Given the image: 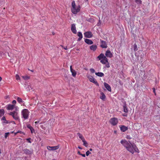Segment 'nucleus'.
<instances>
[{
  "label": "nucleus",
  "mask_w": 160,
  "mask_h": 160,
  "mask_svg": "<svg viewBox=\"0 0 160 160\" xmlns=\"http://www.w3.org/2000/svg\"><path fill=\"white\" fill-rule=\"evenodd\" d=\"M72 7L71 12L73 14H76L80 11L81 7L80 5L77 6L74 1L72 2Z\"/></svg>",
  "instance_id": "f257e3e1"
},
{
  "label": "nucleus",
  "mask_w": 160,
  "mask_h": 160,
  "mask_svg": "<svg viewBox=\"0 0 160 160\" xmlns=\"http://www.w3.org/2000/svg\"><path fill=\"white\" fill-rule=\"evenodd\" d=\"M126 149L132 154L134 153V151L135 152H139V150L136 146L132 144H131Z\"/></svg>",
  "instance_id": "f03ea898"
},
{
  "label": "nucleus",
  "mask_w": 160,
  "mask_h": 160,
  "mask_svg": "<svg viewBox=\"0 0 160 160\" xmlns=\"http://www.w3.org/2000/svg\"><path fill=\"white\" fill-rule=\"evenodd\" d=\"M99 60H101L100 62L102 64H105L108 62V59L103 53H101L98 57Z\"/></svg>",
  "instance_id": "7ed1b4c3"
},
{
  "label": "nucleus",
  "mask_w": 160,
  "mask_h": 160,
  "mask_svg": "<svg viewBox=\"0 0 160 160\" xmlns=\"http://www.w3.org/2000/svg\"><path fill=\"white\" fill-rule=\"evenodd\" d=\"M30 112L28 110L26 109H23L21 111L22 118L24 119H27L28 118Z\"/></svg>",
  "instance_id": "20e7f679"
},
{
  "label": "nucleus",
  "mask_w": 160,
  "mask_h": 160,
  "mask_svg": "<svg viewBox=\"0 0 160 160\" xmlns=\"http://www.w3.org/2000/svg\"><path fill=\"white\" fill-rule=\"evenodd\" d=\"M87 77L89 79L90 81L94 83L97 86H99V84L98 82L94 78V77L92 76L88 75H87Z\"/></svg>",
  "instance_id": "39448f33"
},
{
  "label": "nucleus",
  "mask_w": 160,
  "mask_h": 160,
  "mask_svg": "<svg viewBox=\"0 0 160 160\" xmlns=\"http://www.w3.org/2000/svg\"><path fill=\"white\" fill-rule=\"evenodd\" d=\"M9 114L12 116L13 118L15 120H18L19 119V117L18 116V112L15 111L11 112Z\"/></svg>",
  "instance_id": "423d86ee"
},
{
  "label": "nucleus",
  "mask_w": 160,
  "mask_h": 160,
  "mask_svg": "<svg viewBox=\"0 0 160 160\" xmlns=\"http://www.w3.org/2000/svg\"><path fill=\"white\" fill-rule=\"evenodd\" d=\"M109 122L112 125L115 126L118 124V121L116 118H113L110 119Z\"/></svg>",
  "instance_id": "0eeeda50"
},
{
  "label": "nucleus",
  "mask_w": 160,
  "mask_h": 160,
  "mask_svg": "<svg viewBox=\"0 0 160 160\" xmlns=\"http://www.w3.org/2000/svg\"><path fill=\"white\" fill-rule=\"evenodd\" d=\"M101 45L100 47L102 48H106L107 45L105 41L100 40Z\"/></svg>",
  "instance_id": "6e6552de"
},
{
  "label": "nucleus",
  "mask_w": 160,
  "mask_h": 160,
  "mask_svg": "<svg viewBox=\"0 0 160 160\" xmlns=\"http://www.w3.org/2000/svg\"><path fill=\"white\" fill-rule=\"evenodd\" d=\"M59 148L58 146H55L51 147L49 146H48L47 147V149L49 150H54L58 149Z\"/></svg>",
  "instance_id": "1a4fd4ad"
},
{
  "label": "nucleus",
  "mask_w": 160,
  "mask_h": 160,
  "mask_svg": "<svg viewBox=\"0 0 160 160\" xmlns=\"http://www.w3.org/2000/svg\"><path fill=\"white\" fill-rule=\"evenodd\" d=\"M85 37L87 38H91L92 37V34L90 32H86L84 33Z\"/></svg>",
  "instance_id": "9d476101"
},
{
  "label": "nucleus",
  "mask_w": 160,
  "mask_h": 160,
  "mask_svg": "<svg viewBox=\"0 0 160 160\" xmlns=\"http://www.w3.org/2000/svg\"><path fill=\"white\" fill-rule=\"evenodd\" d=\"M105 56L106 57L111 58L113 56L112 53L111 52V51L109 50H107L105 53Z\"/></svg>",
  "instance_id": "9b49d317"
},
{
  "label": "nucleus",
  "mask_w": 160,
  "mask_h": 160,
  "mask_svg": "<svg viewBox=\"0 0 160 160\" xmlns=\"http://www.w3.org/2000/svg\"><path fill=\"white\" fill-rule=\"evenodd\" d=\"M72 66L71 65L70 66V71L72 73V76L74 77H75L76 76L77 73L74 70L72 69Z\"/></svg>",
  "instance_id": "f8f14e48"
},
{
  "label": "nucleus",
  "mask_w": 160,
  "mask_h": 160,
  "mask_svg": "<svg viewBox=\"0 0 160 160\" xmlns=\"http://www.w3.org/2000/svg\"><path fill=\"white\" fill-rule=\"evenodd\" d=\"M15 107V105L9 104L7 105V109L8 110H12Z\"/></svg>",
  "instance_id": "ddd939ff"
},
{
  "label": "nucleus",
  "mask_w": 160,
  "mask_h": 160,
  "mask_svg": "<svg viewBox=\"0 0 160 160\" xmlns=\"http://www.w3.org/2000/svg\"><path fill=\"white\" fill-rule=\"evenodd\" d=\"M75 25L74 24H72L71 26V30L72 32L76 34L77 32V31L76 29Z\"/></svg>",
  "instance_id": "4468645a"
},
{
  "label": "nucleus",
  "mask_w": 160,
  "mask_h": 160,
  "mask_svg": "<svg viewBox=\"0 0 160 160\" xmlns=\"http://www.w3.org/2000/svg\"><path fill=\"white\" fill-rule=\"evenodd\" d=\"M120 130L122 132H124L127 131L128 128L127 127H126L124 125L121 126L120 127Z\"/></svg>",
  "instance_id": "2eb2a0df"
},
{
  "label": "nucleus",
  "mask_w": 160,
  "mask_h": 160,
  "mask_svg": "<svg viewBox=\"0 0 160 160\" xmlns=\"http://www.w3.org/2000/svg\"><path fill=\"white\" fill-rule=\"evenodd\" d=\"M105 87L107 88V89L109 91H111V88L110 86L107 83L104 82V83Z\"/></svg>",
  "instance_id": "dca6fc26"
},
{
  "label": "nucleus",
  "mask_w": 160,
  "mask_h": 160,
  "mask_svg": "<svg viewBox=\"0 0 160 160\" xmlns=\"http://www.w3.org/2000/svg\"><path fill=\"white\" fill-rule=\"evenodd\" d=\"M85 42L89 45H91L93 43L92 40L88 39H85Z\"/></svg>",
  "instance_id": "f3484780"
},
{
  "label": "nucleus",
  "mask_w": 160,
  "mask_h": 160,
  "mask_svg": "<svg viewBox=\"0 0 160 160\" xmlns=\"http://www.w3.org/2000/svg\"><path fill=\"white\" fill-rule=\"evenodd\" d=\"M97 48V46L96 45H92L90 47V48L91 50L93 51H95L96 50Z\"/></svg>",
  "instance_id": "a211bd4d"
},
{
  "label": "nucleus",
  "mask_w": 160,
  "mask_h": 160,
  "mask_svg": "<svg viewBox=\"0 0 160 160\" xmlns=\"http://www.w3.org/2000/svg\"><path fill=\"white\" fill-rule=\"evenodd\" d=\"M78 36L79 37V38L78 39V41H80L82 38V33L81 32H78Z\"/></svg>",
  "instance_id": "6ab92c4d"
},
{
  "label": "nucleus",
  "mask_w": 160,
  "mask_h": 160,
  "mask_svg": "<svg viewBox=\"0 0 160 160\" xmlns=\"http://www.w3.org/2000/svg\"><path fill=\"white\" fill-rule=\"evenodd\" d=\"M27 126L28 128H29L30 129L31 133H33V132L34 131L33 128L31 126L30 124L27 125Z\"/></svg>",
  "instance_id": "aec40b11"
},
{
  "label": "nucleus",
  "mask_w": 160,
  "mask_h": 160,
  "mask_svg": "<svg viewBox=\"0 0 160 160\" xmlns=\"http://www.w3.org/2000/svg\"><path fill=\"white\" fill-rule=\"evenodd\" d=\"M95 74L100 77H102L104 76V73L102 72H96Z\"/></svg>",
  "instance_id": "412c9836"
},
{
  "label": "nucleus",
  "mask_w": 160,
  "mask_h": 160,
  "mask_svg": "<svg viewBox=\"0 0 160 160\" xmlns=\"http://www.w3.org/2000/svg\"><path fill=\"white\" fill-rule=\"evenodd\" d=\"M15 98L17 99L18 102L20 104H22V103L23 102V101H22V99L20 97H17V98Z\"/></svg>",
  "instance_id": "4be33fe9"
},
{
  "label": "nucleus",
  "mask_w": 160,
  "mask_h": 160,
  "mask_svg": "<svg viewBox=\"0 0 160 160\" xmlns=\"http://www.w3.org/2000/svg\"><path fill=\"white\" fill-rule=\"evenodd\" d=\"M24 153L26 154H30L31 153V152L27 149H25L23 150Z\"/></svg>",
  "instance_id": "5701e85b"
},
{
  "label": "nucleus",
  "mask_w": 160,
  "mask_h": 160,
  "mask_svg": "<svg viewBox=\"0 0 160 160\" xmlns=\"http://www.w3.org/2000/svg\"><path fill=\"white\" fill-rule=\"evenodd\" d=\"M101 96L100 97V98L102 100H104L106 98V96L104 93L102 92L101 93Z\"/></svg>",
  "instance_id": "b1692460"
},
{
  "label": "nucleus",
  "mask_w": 160,
  "mask_h": 160,
  "mask_svg": "<svg viewBox=\"0 0 160 160\" xmlns=\"http://www.w3.org/2000/svg\"><path fill=\"white\" fill-rule=\"evenodd\" d=\"M131 143H129L127 141L125 142L124 146L127 149Z\"/></svg>",
  "instance_id": "393cba45"
},
{
  "label": "nucleus",
  "mask_w": 160,
  "mask_h": 160,
  "mask_svg": "<svg viewBox=\"0 0 160 160\" xmlns=\"http://www.w3.org/2000/svg\"><path fill=\"white\" fill-rule=\"evenodd\" d=\"M4 113V109H0V117H1L3 116Z\"/></svg>",
  "instance_id": "a878e982"
},
{
  "label": "nucleus",
  "mask_w": 160,
  "mask_h": 160,
  "mask_svg": "<svg viewBox=\"0 0 160 160\" xmlns=\"http://www.w3.org/2000/svg\"><path fill=\"white\" fill-rule=\"evenodd\" d=\"M123 111L124 112L126 113L128 112V108L125 105L123 106Z\"/></svg>",
  "instance_id": "bb28decb"
},
{
  "label": "nucleus",
  "mask_w": 160,
  "mask_h": 160,
  "mask_svg": "<svg viewBox=\"0 0 160 160\" xmlns=\"http://www.w3.org/2000/svg\"><path fill=\"white\" fill-rule=\"evenodd\" d=\"M82 142H83V145L86 147H87L88 145V143L86 142V141L85 140V139H83L82 141Z\"/></svg>",
  "instance_id": "cd10ccee"
},
{
  "label": "nucleus",
  "mask_w": 160,
  "mask_h": 160,
  "mask_svg": "<svg viewBox=\"0 0 160 160\" xmlns=\"http://www.w3.org/2000/svg\"><path fill=\"white\" fill-rule=\"evenodd\" d=\"M22 78L25 80H27L29 79L30 78V77L27 76H22Z\"/></svg>",
  "instance_id": "c85d7f7f"
},
{
  "label": "nucleus",
  "mask_w": 160,
  "mask_h": 160,
  "mask_svg": "<svg viewBox=\"0 0 160 160\" xmlns=\"http://www.w3.org/2000/svg\"><path fill=\"white\" fill-rule=\"evenodd\" d=\"M78 137H79V138H80L82 140V141L83 139H85L82 134L80 133H78Z\"/></svg>",
  "instance_id": "c756f323"
},
{
  "label": "nucleus",
  "mask_w": 160,
  "mask_h": 160,
  "mask_svg": "<svg viewBox=\"0 0 160 160\" xmlns=\"http://www.w3.org/2000/svg\"><path fill=\"white\" fill-rule=\"evenodd\" d=\"M133 50L134 51H136L138 50L137 45L136 43H135L134 45Z\"/></svg>",
  "instance_id": "7c9ffc66"
},
{
  "label": "nucleus",
  "mask_w": 160,
  "mask_h": 160,
  "mask_svg": "<svg viewBox=\"0 0 160 160\" xmlns=\"http://www.w3.org/2000/svg\"><path fill=\"white\" fill-rule=\"evenodd\" d=\"M135 1L138 4H142V2L141 0H135Z\"/></svg>",
  "instance_id": "2f4dec72"
},
{
  "label": "nucleus",
  "mask_w": 160,
  "mask_h": 160,
  "mask_svg": "<svg viewBox=\"0 0 160 160\" xmlns=\"http://www.w3.org/2000/svg\"><path fill=\"white\" fill-rule=\"evenodd\" d=\"M126 141H127L126 140H122L120 141V143L124 146V145L125 144V142H126Z\"/></svg>",
  "instance_id": "473e14b6"
},
{
  "label": "nucleus",
  "mask_w": 160,
  "mask_h": 160,
  "mask_svg": "<svg viewBox=\"0 0 160 160\" xmlns=\"http://www.w3.org/2000/svg\"><path fill=\"white\" fill-rule=\"evenodd\" d=\"M16 79L17 80H19L20 79V78L19 77V76L18 74L16 75Z\"/></svg>",
  "instance_id": "72a5a7b5"
},
{
  "label": "nucleus",
  "mask_w": 160,
  "mask_h": 160,
  "mask_svg": "<svg viewBox=\"0 0 160 160\" xmlns=\"http://www.w3.org/2000/svg\"><path fill=\"white\" fill-rule=\"evenodd\" d=\"M91 153V152L89 151H88L86 152V155L87 156H88Z\"/></svg>",
  "instance_id": "f704fd0d"
},
{
  "label": "nucleus",
  "mask_w": 160,
  "mask_h": 160,
  "mask_svg": "<svg viewBox=\"0 0 160 160\" xmlns=\"http://www.w3.org/2000/svg\"><path fill=\"white\" fill-rule=\"evenodd\" d=\"M105 64H106V66L107 68H108L110 67L109 63L108 62H107V63Z\"/></svg>",
  "instance_id": "c9c22d12"
},
{
  "label": "nucleus",
  "mask_w": 160,
  "mask_h": 160,
  "mask_svg": "<svg viewBox=\"0 0 160 160\" xmlns=\"http://www.w3.org/2000/svg\"><path fill=\"white\" fill-rule=\"evenodd\" d=\"M90 71L92 73H93L95 72V70L93 68H91L90 69Z\"/></svg>",
  "instance_id": "e433bc0d"
},
{
  "label": "nucleus",
  "mask_w": 160,
  "mask_h": 160,
  "mask_svg": "<svg viewBox=\"0 0 160 160\" xmlns=\"http://www.w3.org/2000/svg\"><path fill=\"white\" fill-rule=\"evenodd\" d=\"M9 134V132L6 133H5V136H4L5 138H6Z\"/></svg>",
  "instance_id": "4c0bfd02"
},
{
  "label": "nucleus",
  "mask_w": 160,
  "mask_h": 160,
  "mask_svg": "<svg viewBox=\"0 0 160 160\" xmlns=\"http://www.w3.org/2000/svg\"><path fill=\"white\" fill-rule=\"evenodd\" d=\"M16 103V101L15 100H13L12 101V103L13 104V105H15V104Z\"/></svg>",
  "instance_id": "58836bf2"
},
{
  "label": "nucleus",
  "mask_w": 160,
  "mask_h": 160,
  "mask_svg": "<svg viewBox=\"0 0 160 160\" xmlns=\"http://www.w3.org/2000/svg\"><path fill=\"white\" fill-rule=\"evenodd\" d=\"M31 138H28L27 139V140L29 142H30V143H31V142L30 141V140H31Z\"/></svg>",
  "instance_id": "ea45409f"
},
{
  "label": "nucleus",
  "mask_w": 160,
  "mask_h": 160,
  "mask_svg": "<svg viewBox=\"0 0 160 160\" xmlns=\"http://www.w3.org/2000/svg\"><path fill=\"white\" fill-rule=\"evenodd\" d=\"M62 47L64 49H65V50H67L68 49V48H67V46H66V47H64L63 46H62Z\"/></svg>",
  "instance_id": "a19ab883"
},
{
  "label": "nucleus",
  "mask_w": 160,
  "mask_h": 160,
  "mask_svg": "<svg viewBox=\"0 0 160 160\" xmlns=\"http://www.w3.org/2000/svg\"><path fill=\"white\" fill-rule=\"evenodd\" d=\"M152 89H153V92L154 93L155 95H156V92H155V88H153Z\"/></svg>",
  "instance_id": "79ce46f5"
},
{
  "label": "nucleus",
  "mask_w": 160,
  "mask_h": 160,
  "mask_svg": "<svg viewBox=\"0 0 160 160\" xmlns=\"http://www.w3.org/2000/svg\"><path fill=\"white\" fill-rule=\"evenodd\" d=\"M126 138L127 139H131V138H130V136H127Z\"/></svg>",
  "instance_id": "37998d69"
},
{
  "label": "nucleus",
  "mask_w": 160,
  "mask_h": 160,
  "mask_svg": "<svg viewBox=\"0 0 160 160\" xmlns=\"http://www.w3.org/2000/svg\"><path fill=\"white\" fill-rule=\"evenodd\" d=\"M2 119L3 120H6V118L5 117L3 116L2 118Z\"/></svg>",
  "instance_id": "c03bdc74"
},
{
  "label": "nucleus",
  "mask_w": 160,
  "mask_h": 160,
  "mask_svg": "<svg viewBox=\"0 0 160 160\" xmlns=\"http://www.w3.org/2000/svg\"><path fill=\"white\" fill-rule=\"evenodd\" d=\"M80 155L82 156L83 157H85V154H80Z\"/></svg>",
  "instance_id": "a18cd8bd"
},
{
  "label": "nucleus",
  "mask_w": 160,
  "mask_h": 160,
  "mask_svg": "<svg viewBox=\"0 0 160 160\" xmlns=\"http://www.w3.org/2000/svg\"><path fill=\"white\" fill-rule=\"evenodd\" d=\"M78 154L80 155V154H82V153H80V152L79 151H78Z\"/></svg>",
  "instance_id": "49530a36"
},
{
  "label": "nucleus",
  "mask_w": 160,
  "mask_h": 160,
  "mask_svg": "<svg viewBox=\"0 0 160 160\" xmlns=\"http://www.w3.org/2000/svg\"><path fill=\"white\" fill-rule=\"evenodd\" d=\"M39 121H36V122H35V124H38V123H39Z\"/></svg>",
  "instance_id": "de8ad7c7"
},
{
  "label": "nucleus",
  "mask_w": 160,
  "mask_h": 160,
  "mask_svg": "<svg viewBox=\"0 0 160 160\" xmlns=\"http://www.w3.org/2000/svg\"><path fill=\"white\" fill-rule=\"evenodd\" d=\"M78 148L80 149H82V148L81 147H80V146H78Z\"/></svg>",
  "instance_id": "09e8293b"
},
{
  "label": "nucleus",
  "mask_w": 160,
  "mask_h": 160,
  "mask_svg": "<svg viewBox=\"0 0 160 160\" xmlns=\"http://www.w3.org/2000/svg\"><path fill=\"white\" fill-rule=\"evenodd\" d=\"M2 78L0 76V82L2 81Z\"/></svg>",
  "instance_id": "8fccbe9b"
},
{
  "label": "nucleus",
  "mask_w": 160,
  "mask_h": 160,
  "mask_svg": "<svg viewBox=\"0 0 160 160\" xmlns=\"http://www.w3.org/2000/svg\"><path fill=\"white\" fill-rule=\"evenodd\" d=\"M127 114H124L123 115V116H125V117H126L127 116Z\"/></svg>",
  "instance_id": "3c124183"
},
{
  "label": "nucleus",
  "mask_w": 160,
  "mask_h": 160,
  "mask_svg": "<svg viewBox=\"0 0 160 160\" xmlns=\"http://www.w3.org/2000/svg\"><path fill=\"white\" fill-rule=\"evenodd\" d=\"M89 150H90V151H92V148H90V149H89Z\"/></svg>",
  "instance_id": "603ef678"
},
{
  "label": "nucleus",
  "mask_w": 160,
  "mask_h": 160,
  "mask_svg": "<svg viewBox=\"0 0 160 160\" xmlns=\"http://www.w3.org/2000/svg\"><path fill=\"white\" fill-rule=\"evenodd\" d=\"M114 133H116L117 132V131H114Z\"/></svg>",
  "instance_id": "864d4df0"
},
{
  "label": "nucleus",
  "mask_w": 160,
  "mask_h": 160,
  "mask_svg": "<svg viewBox=\"0 0 160 160\" xmlns=\"http://www.w3.org/2000/svg\"><path fill=\"white\" fill-rule=\"evenodd\" d=\"M86 1H88V0H85Z\"/></svg>",
  "instance_id": "5fc2aeb1"
},
{
  "label": "nucleus",
  "mask_w": 160,
  "mask_h": 160,
  "mask_svg": "<svg viewBox=\"0 0 160 160\" xmlns=\"http://www.w3.org/2000/svg\"><path fill=\"white\" fill-rule=\"evenodd\" d=\"M52 34H53V35H54V33H52Z\"/></svg>",
  "instance_id": "6e6d98bb"
},
{
  "label": "nucleus",
  "mask_w": 160,
  "mask_h": 160,
  "mask_svg": "<svg viewBox=\"0 0 160 160\" xmlns=\"http://www.w3.org/2000/svg\"><path fill=\"white\" fill-rule=\"evenodd\" d=\"M31 72H33V71H32V70H31Z\"/></svg>",
  "instance_id": "4d7b16f0"
}]
</instances>
